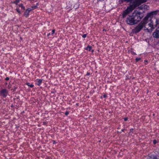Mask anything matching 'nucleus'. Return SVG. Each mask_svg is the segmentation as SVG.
Returning a JSON list of instances; mask_svg holds the SVG:
<instances>
[{
    "mask_svg": "<svg viewBox=\"0 0 159 159\" xmlns=\"http://www.w3.org/2000/svg\"><path fill=\"white\" fill-rule=\"evenodd\" d=\"M148 22L146 20V18H144L141 22L133 30V32L135 33H137L139 32L143 27H144L145 28H146V30L149 31V29L146 27V25Z\"/></svg>",
    "mask_w": 159,
    "mask_h": 159,
    "instance_id": "f257e3e1",
    "label": "nucleus"
},
{
    "mask_svg": "<svg viewBox=\"0 0 159 159\" xmlns=\"http://www.w3.org/2000/svg\"><path fill=\"white\" fill-rule=\"evenodd\" d=\"M143 3H139L135 2H132V3H131V5L129 7H127V9L125 10L122 14L123 17H125L129 12L133 10L135 8L140 5Z\"/></svg>",
    "mask_w": 159,
    "mask_h": 159,
    "instance_id": "f03ea898",
    "label": "nucleus"
},
{
    "mask_svg": "<svg viewBox=\"0 0 159 159\" xmlns=\"http://www.w3.org/2000/svg\"><path fill=\"white\" fill-rule=\"evenodd\" d=\"M132 15L134 18V20L135 24L140 21L143 17L142 13L137 11H134Z\"/></svg>",
    "mask_w": 159,
    "mask_h": 159,
    "instance_id": "7ed1b4c3",
    "label": "nucleus"
},
{
    "mask_svg": "<svg viewBox=\"0 0 159 159\" xmlns=\"http://www.w3.org/2000/svg\"><path fill=\"white\" fill-rule=\"evenodd\" d=\"M148 0H119L120 3H122L124 2H130V3H132V2H135L139 3H144L146 2Z\"/></svg>",
    "mask_w": 159,
    "mask_h": 159,
    "instance_id": "20e7f679",
    "label": "nucleus"
},
{
    "mask_svg": "<svg viewBox=\"0 0 159 159\" xmlns=\"http://www.w3.org/2000/svg\"><path fill=\"white\" fill-rule=\"evenodd\" d=\"M155 24L153 25V23L151 21L150 23L148 24V25L150 27L151 30H153L156 27L157 25H159V18L156 19Z\"/></svg>",
    "mask_w": 159,
    "mask_h": 159,
    "instance_id": "39448f33",
    "label": "nucleus"
},
{
    "mask_svg": "<svg viewBox=\"0 0 159 159\" xmlns=\"http://www.w3.org/2000/svg\"><path fill=\"white\" fill-rule=\"evenodd\" d=\"M134 20V18H133L131 15L129 16L128 17H127L126 22L128 24L132 25L135 24Z\"/></svg>",
    "mask_w": 159,
    "mask_h": 159,
    "instance_id": "423d86ee",
    "label": "nucleus"
},
{
    "mask_svg": "<svg viewBox=\"0 0 159 159\" xmlns=\"http://www.w3.org/2000/svg\"><path fill=\"white\" fill-rule=\"evenodd\" d=\"M158 12V11H152L148 14L147 16H145L144 18H146V20L148 22L149 18L152 16L153 15H157Z\"/></svg>",
    "mask_w": 159,
    "mask_h": 159,
    "instance_id": "0eeeda50",
    "label": "nucleus"
},
{
    "mask_svg": "<svg viewBox=\"0 0 159 159\" xmlns=\"http://www.w3.org/2000/svg\"><path fill=\"white\" fill-rule=\"evenodd\" d=\"M1 96L4 98L6 97L8 95V91L6 89H2L1 91Z\"/></svg>",
    "mask_w": 159,
    "mask_h": 159,
    "instance_id": "6e6552de",
    "label": "nucleus"
},
{
    "mask_svg": "<svg viewBox=\"0 0 159 159\" xmlns=\"http://www.w3.org/2000/svg\"><path fill=\"white\" fill-rule=\"evenodd\" d=\"M153 37L156 38H159V30L157 29L153 33Z\"/></svg>",
    "mask_w": 159,
    "mask_h": 159,
    "instance_id": "1a4fd4ad",
    "label": "nucleus"
},
{
    "mask_svg": "<svg viewBox=\"0 0 159 159\" xmlns=\"http://www.w3.org/2000/svg\"><path fill=\"white\" fill-rule=\"evenodd\" d=\"M42 80L41 79H36V84L39 86L42 82Z\"/></svg>",
    "mask_w": 159,
    "mask_h": 159,
    "instance_id": "9d476101",
    "label": "nucleus"
},
{
    "mask_svg": "<svg viewBox=\"0 0 159 159\" xmlns=\"http://www.w3.org/2000/svg\"><path fill=\"white\" fill-rule=\"evenodd\" d=\"M31 10L30 8H28L25 12V14H26V13H27V15H28V13L29 11Z\"/></svg>",
    "mask_w": 159,
    "mask_h": 159,
    "instance_id": "9b49d317",
    "label": "nucleus"
},
{
    "mask_svg": "<svg viewBox=\"0 0 159 159\" xmlns=\"http://www.w3.org/2000/svg\"><path fill=\"white\" fill-rule=\"evenodd\" d=\"M27 84L29 86H30L31 88H32L34 86V85L33 84H30V83H28Z\"/></svg>",
    "mask_w": 159,
    "mask_h": 159,
    "instance_id": "f8f14e48",
    "label": "nucleus"
},
{
    "mask_svg": "<svg viewBox=\"0 0 159 159\" xmlns=\"http://www.w3.org/2000/svg\"><path fill=\"white\" fill-rule=\"evenodd\" d=\"M88 50L89 51H91V50L92 49V47H91V46H90L89 45H88Z\"/></svg>",
    "mask_w": 159,
    "mask_h": 159,
    "instance_id": "ddd939ff",
    "label": "nucleus"
},
{
    "mask_svg": "<svg viewBox=\"0 0 159 159\" xmlns=\"http://www.w3.org/2000/svg\"><path fill=\"white\" fill-rule=\"evenodd\" d=\"M19 6L22 8L23 9H25V7L23 6L22 4H21L19 5Z\"/></svg>",
    "mask_w": 159,
    "mask_h": 159,
    "instance_id": "4468645a",
    "label": "nucleus"
},
{
    "mask_svg": "<svg viewBox=\"0 0 159 159\" xmlns=\"http://www.w3.org/2000/svg\"><path fill=\"white\" fill-rule=\"evenodd\" d=\"M150 159H158L156 156H154L153 157L150 158Z\"/></svg>",
    "mask_w": 159,
    "mask_h": 159,
    "instance_id": "2eb2a0df",
    "label": "nucleus"
},
{
    "mask_svg": "<svg viewBox=\"0 0 159 159\" xmlns=\"http://www.w3.org/2000/svg\"><path fill=\"white\" fill-rule=\"evenodd\" d=\"M140 59V58H136V62H138Z\"/></svg>",
    "mask_w": 159,
    "mask_h": 159,
    "instance_id": "dca6fc26",
    "label": "nucleus"
},
{
    "mask_svg": "<svg viewBox=\"0 0 159 159\" xmlns=\"http://www.w3.org/2000/svg\"><path fill=\"white\" fill-rule=\"evenodd\" d=\"M157 143V141H156V140H154L153 141V143L155 144L156 143Z\"/></svg>",
    "mask_w": 159,
    "mask_h": 159,
    "instance_id": "f3484780",
    "label": "nucleus"
},
{
    "mask_svg": "<svg viewBox=\"0 0 159 159\" xmlns=\"http://www.w3.org/2000/svg\"><path fill=\"white\" fill-rule=\"evenodd\" d=\"M86 34H83V35H82V37L83 38H85L86 37Z\"/></svg>",
    "mask_w": 159,
    "mask_h": 159,
    "instance_id": "a211bd4d",
    "label": "nucleus"
},
{
    "mask_svg": "<svg viewBox=\"0 0 159 159\" xmlns=\"http://www.w3.org/2000/svg\"><path fill=\"white\" fill-rule=\"evenodd\" d=\"M55 30H53L52 31V34H53L55 32Z\"/></svg>",
    "mask_w": 159,
    "mask_h": 159,
    "instance_id": "6ab92c4d",
    "label": "nucleus"
},
{
    "mask_svg": "<svg viewBox=\"0 0 159 159\" xmlns=\"http://www.w3.org/2000/svg\"><path fill=\"white\" fill-rule=\"evenodd\" d=\"M69 113V112L68 111H66V112H65V114L66 115H68Z\"/></svg>",
    "mask_w": 159,
    "mask_h": 159,
    "instance_id": "aec40b11",
    "label": "nucleus"
},
{
    "mask_svg": "<svg viewBox=\"0 0 159 159\" xmlns=\"http://www.w3.org/2000/svg\"><path fill=\"white\" fill-rule=\"evenodd\" d=\"M9 77H7L6 78H5V80H9Z\"/></svg>",
    "mask_w": 159,
    "mask_h": 159,
    "instance_id": "412c9836",
    "label": "nucleus"
},
{
    "mask_svg": "<svg viewBox=\"0 0 159 159\" xmlns=\"http://www.w3.org/2000/svg\"><path fill=\"white\" fill-rule=\"evenodd\" d=\"M16 10L19 13H20V11L19 9H16Z\"/></svg>",
    "mask_w": 159,
    "mask_h": 159,
    "instance_id": "4be33fe9",
    "label": "nucleus"
},
{
    "mask_svg": "<svg viewBox=\"0 0 159 159\" xmlns=\"http://www.w3.org/2000/svg\"><path fill=\"white\" fill-rule=\"evenodd\" d=\"M128 118H124V120L125 121H126L127 120Z\"/></svg>",
    "mask_w": 159,
    "mask_h": 159,
    "instance_id": "5701e85b",
    "label": "nucleus"
},
{
    "mask_svg": "<svg viewBox=\"0 0 159 159\" xmlns=\"http://www.w3.org/2000/svg\"><path fill=\"white\" fill-rule=\"evenodd\" d=\"M90 73H89L87 72V73L86 75H90Z\"/></svg>",
    "mask_w": 159,
    "mask_h": 159,
    "instance_id": "b1692460",
    "label": "nucleus"
},
{
    "mask_svg": "<svg viewBox=\"0 0 159 159\" xmlns=\"http://www.w3.org/2000/svg\"><path fill=\"white\" fill-rule=\"evenodd\" d=\"M25 16H26V17H27V16L28 15H27V13H26V14H25Z\"/></svg>",
    "mask_w": 159,
    "mask_h": 159,
    "instance_id": "393cba45",
    "label": "nucleus"
},
{
    "mask_svg": "<svg viewBox=\"0 0 159 159\" xmlns=\"http://www.w3.org/2000/svg\"><path fill=\"white\" fill-rule=\"evenodd\" d=\"M133 130V129H130V132H132V131Z\"/></svg>",
    "mask_w": 159,
    "mask_h": 159,
    "instance_id": "a878e982",
    "label": "nucleus"
},
{
    "mask_svg": "<svg viewBox=\"0 0 159 159\" xmlns=\"http://www.w3.org/2000/svg\"><path fill=\"white\" fill-rule=\"evenodd\" d=\"M85 50H88V47H87V48H85Z\"/></svg>",
    "mask_w": 159,
    "mask_h": 159,
    "instance_id": "bb28decb",
    "label": "nucleus"
},
{
    "mask_svg": "<svg viewBox=\"0 0 159 159\" xmlns=\"http://www.w3.org/2000/svg\"><path fill=\"white\" fill-rule=\"evenodd\" d=\"M103 97L105 98L106 97V95H103Z\"/></svg>",
    "mask_w": 159,
    "mask_h": 159,
    "instance_id": "cd10ccee",
    "label": "nucleus"
},
{
    "mask_svg": "<svg viewBox=\"0 0 159 159\" xmlns=\"http://www.w3.org/2000/svg\"><path fill=\"white\" fill-rule=\"evenodd\" d=\"M157 95H158V96H159V93H157Z\"/></svg>",
    "mask_w": 159,
    "mask_h": 159,
    "instance_id": "c85d7f7f",
    "label": "nucleus"
},
{
    "mask_svg": "<svg viewBox=\"0 0 159 159\" xmlns=\"http://www.w3.org/2000/svg\"><path fill=\"white\" fill-rule=\"evenodd\" d=\"M5 85H6L7 84V83H6L5 84Z\"/></svg>",
    "mask_w": 159,
    "mask_h": 159,
    "instance_id": "c756f323",
    "label": "nucleus"
},
{
    "mask_svg": "<svg viewBox=\"0 0 159 159\" xmlns=\"http://www.w3.org/2000/svg\"><path fill=\"white\" fill-rule=\"evenodd\" d=\"M124 129H122L121 130H122V131H124Z\"/></svg>",
    "mask_w": 159,
    "mask_h": 159,
    "instance_id": "7c9ffc66",
    "label": "nucleus"
},
{
    "mask_svg": "<svg viewBox=\"0 0 159 159\" xmlns=\"http://www.w3.org/2000/svg\"><path fill=\"white\" fill-rule=\"evenodd\" d=\"M145 62H147V60H145Z\"/></svg>",
    "mask_w": 159,
    "mask_h": 159,
    "instance_id": "2f4dec72",
    "label": "nucleus"
},
{
    "mask_svg": "<svg viewBox=\"0 0 159 159\" xmlns=\"http://www.w3.org/2000/svg\"><path fill=\"white\" fill-rule=\"evenodd\" d=\"M37 7V6H35L34 8H36Z\"/></svg>",
    "mask_w": 159,
    "mask_h": 159,
    "instance_id": "473e14b6",
    "label": "nucleus"
},
{
    "mask_svg": "<svg viewBox=\"0 0 159 159\" xmlns=\"http://www.w3.org/2000/svg\"><path fill=\"white\" fill-rule=\"evenodd\" d=\"M50 34V33H49V34L48 35V36Z\"/></svg>",
    "mask_w": 159,
    "mask_h": 159,
    "instance_id": "72a5a7b5",
    "label": "nucleus"
},
{
    "mask_svg": "<svg viewBox=\"0 0 159 159\" xmlns=\"http://www.w3.org/2000/svg\"><path fill=\"white\" fill-rule=\"evenodd\" d=\"M0 93H1V92L0 91ZM0 95H1V94L0 93Z\"/></svg>",
    "mask_w": 159,
    "mask_h": 159,
    "instance_id": "f704fd0d",
    "label": "nucleus"
},
{
    "mask_svg": "<svg viewBox=\"0 0 159 159\" xmlns=\"http://www.w3.org/2000/svg\"><path fill=\"white\" fill-rule=\"evenodd\" d=\"M153 116H154L155 115L154 114H153Z\"/></svg>",
    "mask_w": 159,
    "mask_h": 159,
    "instance_id": "c9c22d12",
    "label": "nucleus"
},
{
    "mask_svg": "<svg viewBox=\"0 0 159 159\" xmlns=\"http://www.w3.org/2000/svg\"><path fill=\"white\" fill-rule=\"evenodd\" d=\"M92 52H93V50H92Z\"/></svg>",
    "mask_w": 159,
    "mask_h": 159,
    "instance_id": "e433bc0d",
    "label": "nucleus"
}]
</instances>
